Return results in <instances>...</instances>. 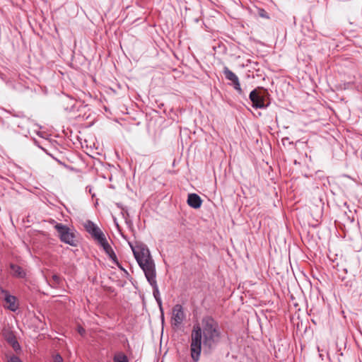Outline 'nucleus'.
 I'll return each instance as SVG.
<instances>
[{"mask_svg":"<svg viewBox=\"0 0 362 362\" xmlns=\"http://www.w3.org/2000/svg\"><path fill=\"white\" fill-rule=\"evenodd\" d=\"M8 362H23L19 357L16 356H12L8 359Z\"/></svg>","mask_w":362,"mask_h":362,"instance_id":"a211bd4d","label":"nucleus"},{"mask_svg":"<svg viewBox=\"0 0 362 362\" xmlns=\"http://www.w3.org/2000/svg\"><path fill=\"white\" fill-rule=\"evenodd\" d=\"M129 244L137 263L144 272L145 276L156 274V265L148 247L144 243H139L136 246L131 243Z\"/></svg>","mask_w":362,"mask_h":362,"instance_id":"f03ea898","label":"nucleus"},{"mask_svg":"<svg viewBox=\"0 0 362 362\" xmlns=\"http://www.w3.org/2000/svg\"><path fill=\"white\" fill-rule=\"evenodd\" d=\"M78 332L82 335L85 332V330L83 327H79Z\"/></svg>","mask_w":362,"mask_h":362,"instance_id":"412c9836","label":"nucleus"},{"mask_svg":"<svg viewBox=\"0 0 362 362\" xmlns=\"http://www.w3.org/2000/svg\"><path fill=\"white\" fill-rule=\"evenodd\" d=\"M203 344L209 349H213L218 343L221 338L218 322L211 317H204L202 320V327L194 325L191 333L190 351L191 357L194 362L199 360L202 351V338Z\"/></svg>","mask_w":362,"mask_h":362,"instance_id":"f257e3e1","label":"nucleus"},{"mask_svg":"<svg viewBox=\"0 0 362 362\" xmlns=\"http://www.w3.org/2000/svg\"><path fill=\"white\" fill-rule=\"evenodd\" d=\"M202 203L201 197L194 193L189 194L187 198V204L194 209L200 208Z\"/></svg>","mask_w":362,"mask_h":362,"instance_id":"9d476101","label":"nucleus"},{"mask_svg":"<svg viewBox=\"0 0 362 362\" xmlns=\"http://www.w3.org/2000/svg\"><path fill=\"white\" fill-rule=\"evenodd\" d=\"M42 149L46 153V154L50 156L51 157H52L54 160H56L59 163H62L59 160H57V158H54L49 153L47 152V151L43 148H42Z\"/></svg>","mask_w":362,"mask_h":362,"instance_id":"aec40b11","label":"nucleus"},{"mask_svg":"<svg viewBox=\"0 0 362 362\" xmlns=\"http://www.w3.org/2000/svg\"><path fill=\"white\" fill-rule=\"evenodd\" d=\"M10 268L11 270V274L14 277L23 279L26 275L25 272L19 265L11 264Z\"/></svg>","mask_w":362,"mask_h":362,"instance_id":"9b49d317","label":"nucleus"},{"mask_svg":"<svg viewBox=\"0 0 362 362\" xmlns=\"http://www.w3.org/2000/svg\"><path fill=\"white\" fill-rule=\"evenodd\" d=\"M223 72L225 76V78L228 81H231L233 78L238 77L236 74H234L232 71H230L227 66H225L223 68Z\"/></svg>","mask_w":362,"mask_h":362,"instance_id":"ddd939ff","label":"nucleus"},{"mask_svg":"<svg viewBox=\"0 0 362 362\" xmlns=\"http://www.w3.org/2000/svg\"><path fill=\"white\" fill-rule=\"evenodd\" d=\"M185 319V313L182 306L180 304L175 305L173 308L172 321L173 325L178 327Z\"/></svg>","mask_w":362,"mask_h":362,"instance_id":"6e6552de","label":"nucleus"},{"mask_svg":"<svg viewBox=\"0 0 362 362\" xmlns=\"http://www.w3.org/2000/svg\"><path fill=\"white\" fill-rule=\"evenodd\" d=\"M0 294L4 295V300L7 304L5 307L7 309L15 312L18 308V305L16 303L17 298L14 296L11 295L8 291L1 288Z\"/></svg>","mask_w":362,"mask_h":362,"instance_id":"0eeeda50","label":"nucleus"},{"mask_svg":"<svg viewBox=\"0 0 362 362\" xmlns=\"http://www.w3.org/2000/svg\"><path fill=\"white\" fill-rule=\"evenodd\" d=\"M146 278L148 282L149 283V284L153 288V297L155 298V299L160 308L161 313H163L162 300H161L158 286L157 281H156V273L151 274L150 276H146Z\"/></svg>","mask_w":362,"mask_h":362,"instance_id":"423d86ee","label":"nucleus"},{"mask_svg":"<svg viewBox=\"0 0 362 362\" xmlns=\"http://www.w3.org/2000/svg\"><path fill=\"white\" fill-rule=\"evenodd\" d=\"M52 284L54 286H59L62 284V278L57 274H53L52 276Z\"/></svg>","mask_w":362,"mask_h":362,"instance_id":"dca6fc26","label":"nucleus"},{"mask_svg":"<svg viewBox=\"0 0 362 362\" xmlns=\"http://www.w3.org/2000/svg\"><path fill=\"white\" fill-rule=\"evenodd\" d=\"M100 245L103 247L105 253L109 256L110 259H111L114 263L119 264L116 254L108 243L107 239L105 240L104 242H102Z\"/></svg>","mask_w":362,"mask_h":362,"instance_id":"1a4fd4ad","label":"nucleus"},{"mask_svg":"<svg viewBox=\"0 0 362 362\" xmlns=\"http://www.w3.org/2000/svg\"><path fill=\"white\" fill-rule=\"evenodd\" d=\"M269 95L266 90L258 91L256 89L252 90L249 98L252 103V107L255 108L264 109L268 107L269 103H265L266 98Z\"/></svg>","mask_w":362,"mask_h":362,"instance_id":"20e7f679","label":"nucleus"},{"mask_svg":"<svg viewBox=\"0 0 362 362\" xmlns=\"http://www.w3.org/2000/svg\"><path fill=\"white\" fill-rule=\"evenodd\" d=\"M232 82V85L234 88V89L240 94V95H243V89L241 88L240 87V81H239V78L238 77H236L235 78H233V80L230 81Z\"/></svg>","mask_w":362,"mask_h":362,"instance_id":"4468645a","label":"nucleus"},{"mask_svg":"<svg viewBox=\"0 0 362 362\" xmlns=\"http://www.w3.org/2000/svg\"><path fill=\"white\" fill-rule=\"evenodd\" d=\"M8 343L11 345L12 348L16 351L21 349L19 343L16 339V337L13 334L9 335L6 339Z\"/></svg>","mask_w":362,"mask_h":362,"instance_id":"f8f14e48","label":"nucleus"},{"mask_svg":"<svg viewBox=\"0 0 362 362\" xmlns=\"http://www.w3.org/2000/svg\"><path fill=\"white\" fill-rule=\"evenodd\" d=\"M54 362H63V358L59 354H57L54 357Z\"/></svg>","mask_w":362,"mask_h":362,"instance_id":"6ab92c4d","label":"nucleus"},{"mask_svg":"<svg viewBox=\"0 0 362 362\" xmlns=\"http://www.w3.org/2000/svg\"><path fill=\"white\" fill-rule=\"evenodd\" d=\"M257 13H258L259 16L262 18L269 19V16L268 13L264 8H258Z\"/></svg>","mask_w":362,"mask_h":362,"instance_id":"f3484780","label":"nucleus"},{"mask_svg":"<svg viewBox=\"0 0 362 362\" xmlns=\"http://www.w3.org/2000/svg\"><path fill=\"white\" fill-rule=\"evenodd\" d=\"M317 351H318V352L320 353V354H320V357H322V353H321V352H322V351H323V350L320 349V346H317Z\"/></svg>","mask_w":362,"mask_h":362,"instance_id":"4be33fe9","label":"nucleus"},{"mask_svg":"<svg viewBox=\"0 0 362 362\" xmlns=\"http://www.w3.org/2000/svg\"><path fill=\"white\" fill-rule=\"evenodd\" d=\"M86 230L92 236V238L100 245L106 240V237L100 228L93 221L88 220L83 225Z\"/></svg>","mask_w":362,"mask_h":362,"instance_id":"39448f33","label":"nucleus"},{"mask_svg":"<svg viewBox=\"0 0 362 362\" xmlns=\"http://www.w3.org/2000/svg\"><path fill=\"white\" fill-rule=\"evenodd\" d=\"M113 360L114 362H129L127 356L122 352L116 354Z\"/></svg>","mask_w":362,"mask_h":362,"instance_id":"2eb2a0df","label":"nucleus"},{"mask_svg":"<svg viewBox=\"0 0 362 362\" xmlns=\"http://www.w3.org/2000/svg\"><path fill=\"white\" fill-rule=\"evenodd\" d=\"M54 228L59 233V237L62 242L71 246H76L77 241L75 233L68 226L62 223H56Z\"/></svg>","mask_w":362,"mask_h":362,"instance_id":"7ed1b4c3","label":"nucleus"}]
</instances>
